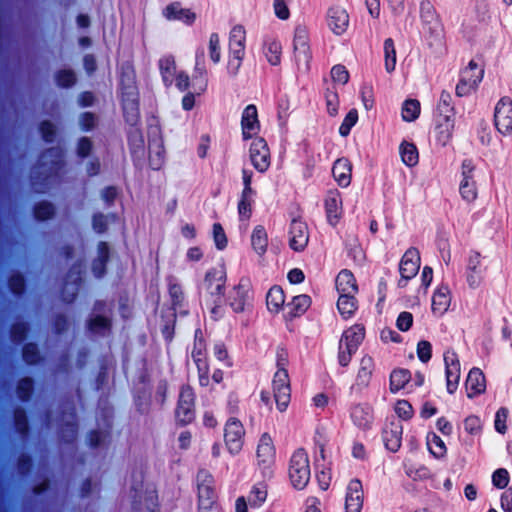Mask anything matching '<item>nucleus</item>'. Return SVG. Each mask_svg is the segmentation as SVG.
<instances>
[{
    "instance_id": "obj_28",
    "label": "nucleus",
    "mask_w": 512,
    "mask_h": 512,
    "mask_svg": "<svg viewBox=\"0 0 512 512\" xmlns=\"http://www.w3.org/2000/svg\"><path fill=\"white\" fill-rule=\"evenodd\" d=\"M486 268L482 265L481 254L471 251L467 261L466 278L471 288L479 286Z\"/></svg>"
},
{
    "instance_id": "obj_34",
    "label": "nucleus",
    "mask_w": 512,
    "mask_h": 512,
    "mask_svg": "<svg viewBox=\"0 0 512 512\" xmlns=\"http://www.w3.org/2000/svg\"><path fill=\"white\" fill-rule=\"evenodd\" d=\"M465 386L469 398L484 393L486 390L485 375L480 368L473 367L467 376Z\"/></svg>"
},
{
    "instance_id": "obj_42",
    "label": "nucleus",
    "mask_w": 512,
    "mask_h": 512,
    "mask_svg": "<svg viewBox=\"0 0 512 512\" xmlns=\"http://www.w3.org/2000/svg\"><path fill=\"white\" fill-rule=\"evenodd\" d=\"M21 357L27 366H37L44 361V356L36 342L23 343Z\"/></svg>"
},
{
    "instance_id": "obj_43",
    "label": "nucleus",
    "mask_w": 512,
    "mask_h": 512,
    "mask_svg": "<svg viewBox=\"0 0 512 512\" xmlns=\"http://www.w3.org/2000/svg\"><path fill=\"white\" fill-rule=\"evenodd\" d=\"M285 303V293L281 286H272L266 294L267 309L271 313H279Z\"/></svg>"
},
{
    "instance_id": "obj_38",
    "label": "nucleus",
    "mask_w": 512,
    "mask_h": 512,
    "mask_svg": "<svg viewBox=\"0 0 512 512\" xmlns=\"http://www.w3.org/2000/svg\"><path fill=\"white\" fill-rule=\"evenodd\" d=\"M450 303L451 294L448 286L440 285L432 296V312L441 316L448 310Z\"/></svg>"
},
{
    "instance_id": "obj_56",
    "label": "nucleus",
    "mask_w": 512,
    "mask_h": 512,
    "mask_svg": "<svg viewBox=\"0 0 512 512\" xmlns=\"http://www.w3.org/2000/svg\"><path fill=\"white\" fill-rule=\"evenodd\" d=\"M54 80L59 88L69 89L76 84L77 76L72 69H59L54 74Z\"/></svg>"
},
{
    "instance_id": "obj_5",
    "label": "nucleus",
    "mask_w": 512,
    "mask_h": 512,
    "mask_svg": "<svg viewBox=\"0 0 512 512\" xmlns=\"http://www.w3.org/2000/svg\"><path fill=\"white\" fill-rule=\"evenodd\" d=\"M484 76V69L471 60L468 66L461 71L460 79L455 88L458 97H465L474 92L481 83Z\"/></svg>"
},
{
    "instance_id": "obj_21",
    "label": "nucleus",
    "mask_w": 512,
    "mask_h": 512,
    "mask_svg": "<svg viewBox=\"0 0 512 512\" xmlns=\"http://www.w3.org/2000/svg\"><path fill=\"white\" fill-rule=\"evenodd\" d=\"M119 98L123 118L128 127L141 126L139 94L135 96H120Z\"/></svg>"
},
{
    "instance_id": "obj_62",
    "label": "nucleus",
    "mask_w": 512,
    "mask_h": 512,
    "mask_svg": "<svg viewBox=\"0 0 512 512\" xmlns=\"http://www.w3.org/2000/svg\"><path fill=\"white\" fill-rule=\"evenodd\" d=\"M282 47L278 41H270L265 45V56L271 65H278L281 62Z\"/></svg>"
},
{
    "instance_id": "obj_33",
    "label": "nucleus",
    "mask_w": 512,
    "mask_h": 512,
    "mask_svg": "<svg viewBox=\"0 0 512 512\" xmlns=\"http://www.w3.org/2000/svg\"><path fill=\"white\" fill-rule=\"evenodd\" d=\"M12 424L14 431L22 439H26L31 434V425L27 410L22 406H17L12 412Z\"/></svg>"
},
{
    "instance_id": "obj_46",
    "label": "nucleus",
    "mask_w": 512,
    "mask_h": 512,
    "mask_svg": "<svg viewBox=\"0 0 512 512\" xmlns=\"http://www.w3.org/2000/svg\"><path fill=\"white\" fill-rule=\"evenodd\" d=\"M55 205L48 200H40L32 206V215L36 221L45 222L54 218Z\"/></svg>"
},
{
    "instance_id": "obj_51",
    "label": "nucleus",
    "mask_w": 512,
    "mask_h": 512,
    "mask_svg": "<svg viewBox=\"0 0 512 512\" xmlns=\"http://www.w3.org/2000/svg\"><path fill=\"white\" fill-rule=\"evenodd\" d=\"M133 401L137 412L146 415L151 409V393L148 388H140L133 394Z\"/></svg>"
},
{
    "instance_id": "obj_63",
    "label": "nucleus",
    "mask_w": 512,
    "mask_h": 512,
    "mask_svg": "<svg viewBox=\"0 0 512 512\" xmlns=\"http://www.w3.org/2000/svg\"><path fill=\"white\" fill-rule=\"evenodd\" d=\"M324 97L327 106V112L330 116H335L338 113L339 97L337 89L333 87L326 88Z\"/></svg>"
},
{
    "instance_id": "obj_36",
    "label": "nucleus",
    "mask_w": 512,
    "mask_h": 512,
    "mask_svg": "<svg viewBox=\"0 0 512 512\" xmlns=\"http://www.w3.org/2000/svg\"><path fill=\"white\" fill-rule=\"evenodd\" d=\"M164 15L168 20H179L187 25H192L196 20V14L191 9L182 8L180 2L167 5Z\"/></svg>"
},
{
    "instance_id": "obj_23",
    "label": "nucleus",
    "mask_w": 512,
    "mask_h": 512,
    "mask_svg": "<svg viewBox=\"0 0 512 512\" xmlns=\"http://www.w3.org/2000/svg\"><path fill=\"white\" fill-rule=\"evenodd\" d=\"M327 222L335 227L342 217V198L337 189L329 190L324 200Z\"/></svg>"
},
{
    "instance_id": "obj_13",
    "label": "nucleus",
    "mask_w": 512,
    "mask_h": 512,
    "mask_svg": "<svg viewBox=\"0 0 512 512\" xmlns=\"http://www.w3.org/2000/svg\"><path fill=\"white\" fill-rule=\"evenodd\" d=\"M294 58L298 67L309 68L312 53L309 45L308 31L305 27L298 26L294 32L293 39Z\"/></svg>"
},
{
    "instance_id": "obj_9",
    "label": "nucleus",
    "mask_w": 512,
    "mask_h": 512,
    "mask_svg": "<svg viewBox=\"0 0 512 512\" xmlns=\"http://www.w3.org/2000/svg\"><path fill=\"white\" fill-rule=\"evenodd\" d=\"M420 18L424 30L429 32L430 37L435 41H440L443 37V26L434 5L429 0L421 1Z\"/></svg>"
},
{
    "instance_id": "obj_60",
    "label": "nucleus",
    "mask_w": 512,
    "mask_h": 512,
    "mask_svg": "<svg viewBox=\"0 0 512 512\" xmlns=\"http://www.w3.org/2000/svg\"><path fill=\"white\" fill-rule=\"evenodd\" d=\"M197 368V376L200 387H208L210 384V365L207 358L194 361Z\"/></svg>"
},
{
    "instance_id": "obj_35",
    "label": "nucleus",
    "mask_w": 512,
    "mask_h": 512,
    "mask_svg": "<svg viewBox=\"0 0 512 512\" xmlns=\"http://www.w3.org/2000/svg\"><path fill=\"white\" fill-rule=\"evenodd\" d=\"M312 304L311 297L307 294L296 295L292 300L287 303V313L285 314L286 320H293L301 317L306 313Z\"/></svg>"
},
{
    "instance_id": "obj_29",
    "label": "nucleus",
    "mask_w": 512,
    "mask_h": 512,
    "mask_svg": "<svg viewBox=\"0 0 512 512\" xmlns=\"http://www.w3.org/2000/svg\"><path fill=\"white\" fill-rule=\"evenodd\" d=\"M327 25L336 35H342L348 28L349 15L340 6L330 7L327 11Z\"/></svg>"
},
{
    "instance_id": "obj_6",
    "label": "nucleus",
    "mask_w": 512,
    "mask_h": 512,
    "mask_svg": "<svg viewBox=\"0 0 512 512\" xmlns=\"http://www.w3.org/2000/svg\"><path fill=\"white\" fill-rule=\"evenodd\" d=\"M198 508L219 506L217 493L214 487V477L206 469H199L196 474Z\"/></svg>"
},
{
    "instance_id": "obj_64",
    "label": "nucleus",
    "mask_w": 512,
    "mask_h": 512,
    "mask_svg": "<svg viewBox=\"0 0 512 512\" xmlns=\"http://www.w3.org/2000/svg\"><path fill=\"white\" fill-rule=\"evenodd\" d=\"M358 121V111L356 109H351L344 117L340 127H339V134L342 137H347L351 129L356 125Z\"/></svg>"
},
{
    "instance_id": "obj_17",
    "label": "nucleus",
    "mask_w": 512,
    "mask_h": 512,
    "mask_svg": "<svg viewBox=\"0 0 512 512\" xmlns=\"http://www.w3.org/2000/svg\"><path fill=\"white\" fill-rule=\"evenodd\" d=\"M274 399L280 412L286 411L291 399L289 374L275 372L272 380Z\"/></svg>"
},
{
    "instance_id": "obj_50",
    "label": "nucleus",
    "mask_w": 512,
    "mask_h": 512,
    "mask_svg": "<svg viewBox=\"0 0 512 512\" xmlns=\"http://www.w3.org/2000/svg\"><path fill=\"white\" fill-rule=\"evenodd\" d=\"M402 162L408 167H414L419 162V153L416 145L408 141H402L399 146Z\"/></svg>"
},
{
    "instance_id": "obj_7",
    "label": "nucleus",
    "mask_w": 512,
    "mask_h": 512,
    "mask_svg": "<svg viewBox=\"0 0 512 512\" xmlns=\"http://www.w3.org/2000/svg\"><path fill=\"white\" fill-rule=\"evenodd\" d=\"M245 434V428L238 418L229 417L227 419L224 425V442L231 455H237L241 452Z\"/></svg>"
},
{
    "instance_id": "obj_48",
    "label": "nucleus",
    "mask_w": 512,
    "mask_h": 512,
    "mask_svg": "<svg viewBox=\"0 0 512 512\" xmlns=\"http://www.w3.org/2000/svg\"><path fill=\"white\" fill-rule=\"evenodd\" d=\"M7 286L15 297H22L27 291V280L23 273L15 271L7 278Z\"/></svg>"
},
{
    "instance_id": "obj_30",
    "label": "nucleus",
    "mask_w": 512,
    "mask_h": 512,
    "mask_svg": "<svg viewBox=\"0 0 512 512\" xmlns=\"http://www.w3.org/2000/svg\"><path fill=\"white\" fill-rule=\"evenodd\" d=\"M149 167L154 171H159L165 164L166 151L162 136L159 134L149 139Z\"/></svg>"
},
{
    "instance_id": "obj_3",
    "label": "nucleus",
    "mask_w": 512,
    "mask_h": 512,
    "mask_svg": "<svg viewBox=\"0 0 512 512\" xmlns=\"http://www.w3.org/2000/svg\"><path fill=\"white\" fill-rule=\"evenodd\" d=\"M289 479L296 490H303L310 481L309 457L304 448L295 450L289 461Z\"/></svg>"
},
{
    "instance_id": "obj_22",
    "label": "nucleus",
    "mask_w": 512,
    "mask_h": 512,
    "mask_svg": "<svg viewBox=\"0 0 512 512\" xmlns=\"http://www.w3.org/2000/svg\"><path fill=\"white\" fill-rule=\"evenodd\" d=\"M289 246L295 252L303 251L309 241L308 226L300 219L294 218L289 227Z\"/></svg>"
},
{
    "instance_id": "obj_40",
    "label": "nucleus",
    "mask_w": 512,
    "mask_h": 512,
    "mask_svg": "<svg viewBox=\"0 0 512 512\" xmlns=\"http://www.w3.org/2000/svg\"><path fill=\"white\" fill-rule=\"evenodd\" d=\"M36 389V381L33 377L24 376L16 381L15 393L18 400L28 403L32 400Z\"/></svg>"
},
{
    "instance_id": "obj_10",
    "label": "nucleus",
    "mask_w": 512,
    "mask_h": 512,
    "mask_svg": "<svg viewBox=\"0 0 512 512\" xmlns=\"http://www.w3.org/2000/svg\"><path fill=\"white\" fill-rule=\"evenodd\" d=\"M476 167L471 159H464L461 164L462 179L459 184V192L463 200L473 202L478 195L475 181Z\"/></svg>"
},
{
    "instance_id": "obj_14",
    "label": "nucleus",
    "mask_w": 512,
    "mask_h": 512,
    "mask_svg": "<svg viewBox=\"0 0 512 512\" xmlns=\"http://www.w3.org/2000/svg\"><path fill=\"white\" fill-rule=\"evenodd\" d=\"M420 268V255L417 248L411 247L402 256L399 264L400 280L398 286L403 288L407 282L414 278Z\"/></svg>"
},
{
    "instance_id": "obj_24",
    "label": "nucleus",
    "mask_w": 512,
    "mask_h": 512,
    "mask_svg": "<svg viewBox=\"0 0 512 512\" xmlns=\"http://www.w3.org/2000/svg\"><path fill=\"white\" fill-rule=\"evenodd\" d=\"M110 259V244L106 241H99L97 243V255L91 262V272L96 279H102L105 277Z\"/></svg>"
},
{
    "instance_id": "obj_8",
    "label": "nucleus",
    "mask_w": 512,
    "mask_h": 512,
    "mask_svg": "<svg viewBox=\"0 0 512 512\" xmlns=\"http://www.w3.org/2000/svg\"><path fill=\"white\" fill-rule=\"evenodd\" d=\"M227 271L224 264L211 267L205 273L203 284L207 293L217 299L225 296Z\"/></svg>"
},
{
    "instance_id": "obj_27",
    "label": "nucleus",
    "mask_w": 512,
    "mask_h": 512,
    "mask_svg": "<svg viewBox=\"0 0 512 512\" xmlns=\"http://www.w3.org/2000/svg\"><path fill=\"white\" fill-rule=\"evenodd\" d=\"M353 424L363 430H370L374 421L373 409L368 404H355L350 408Z\"/></svg>"
},
{
    "instance_id": "obj_55",
    "label": "nucleus",
    "mask_w": 512,
    "mask_h": 512,
    "mask_svg": "<svg viewBox=\"0 0 512 512\" xmlns=\"http://www.w3.org/2000/svg\"><path fill=\"white\" fill-rule=\"evenodd\" d=\"M383 50L385 70L387 73H392L395 70L397 62L396 48L392 38L385 39Z\"/></svg>"
},
{
    "instance_id": "obj_45",
    "label": "nucleus",
    "mask_w": 512,
    "mask_h": 512,
    "mask_svg": "<svg viewBox=\"0 0 512 512\" xmlns=\"http://www.w3.org/2000/svg\"><path fill=\"white\" fill-rule=\"evenodd\" d=\"M454 120L435 119V138L436 141L445 146L451 140L454 131Z\"/></svg>"
},
{
    "instance_id": "obj_39",
    "label": "nucleus",
    "mask_w": 512,
    "mask_h": 512,
    "mask_svg": "<svg viewBox=\"0 0 512 512\" xmlns=\"http://www.w3.org/2000/svg\"><path fill=\"white\" fill-rule=\"evenodd\" d=\"M338 294H357L358 285L354 274L348 269H342L335 280Z\"/></svg>"
},
{
    "instance_id": "obj_47",
    "label": "nucleus",
    "mask_w": 512,
    "mask_h": 512,
    "mask_svg": "<svg viewBox=\"0 0 512 512\" xmlns=\"http://www.w3.org/2000/svg\"><path fill=\"white\" fill-rule=\"evenodd\" d=\"M251 245L253 250L259 256L266 253L268 247V235L264 226L257 225L254 227L251 234Z\"/></svg>"
},
{
    "instance_id": "obj_15",
    "label": "nucleus",
    "mask_w": 512,
    "mask_h": 512,
    "mask_svg": "<svg viewBox=\"0 0 512 512\" xmlns=\"http://www.w3.org/2000/svg\"><path fill=\"white\" fill-rule=\"evenodd\" d=\"M126 137L133 165L140 168L145 158V141L141 126L128 127Z\"/></svg>"
},
{
    "instance_id": "obj_49",
    "label": "nucleus",
    "mask_w": 512,
    "mask_h": 512,
    "mask_svg": "<svg viewBox=\"0 0 512 512\" xmlns=\"http://www.w3.org/2000/svg\"><path fill=\"white\" fill-rule=\"evenodd\" d=\"M411 379V372L408 369H394L390 374L389 389L391 393H397L405 387Z\"/></svg>"
},
{
    "instance_id": "obj_2",
    "label": "nucleus",
    "mask_w": 512,
    "mask_h": 512,
    "mask_svg": "<svg viewBox=\"0 0 512 512\" xmlns=\"http://www.w3.org/2000/svg\"><path fill=\"white\" fill-rule=\"evenodd\" d=\"M175 422L179 427L191 424L196 418V394L190 384L180 387L175 407Z\"/></svg>"
},
{
    "instance_id": "obj_4",
    "label": "nucleus",
    "mask_w": 512,
    "mask_h": 512,
    "mask_svg": "<svg viewBox=\"0 0 512 512\" xmlns=\"http://www.w3.org/2000/svg\"><path fill=\"white\" fill-rule=\"evenodd\" d=\"M253 287L249 277L243 276L226 296V303L234 313H243L252 307Z\"/></svg>"
},
{
    "instance_id": "obj_54",
    "label": "nucleus",
    "mask_w": 512,
    "mask_h": 512,
    "mask_svg": "<svg viewBox=\"0 0 512 512\" xmlns=\"http://www.w3.org/2000/svg\"><path fill=\"white\" fill-rule=\"evenodd\" d=\"M429 452L437 459L443 458L447 453L444 441L435 432H429L426 437Z\"/></svg>"
},
{
    "instance_id": "obj_1",
    "label": "nucleus",
    "mask_w": 512,
    "mask_h": 512,
    "mask_svg": "<svg viewBox=\"0 0 512 512\" xmlns=\"http://www.w3.org/2000/svg\"><path fill=\"white\" fill-rule=\"evenodd\" d=\"M48 155L53 159L49 165L39 162V169L31 176V186L37 193H45L51 183L60 177L65 166L64 152L60 147H49L42 152V156Z\"/></svg>"
},
{
    "instance_id": "obj_25",
    "label": "nucleus",
    "mask_w": 512,
    "mask_h": 512,
    "mask_svg": "<svg viewBox=\"0 0 512 512\" xmlns=\"http://www.w3.org/2000/svg\"><path fill=\"white\" fill-rule=\"evenodd\" d=\"M242 137L244 140L253 138L260 131L257 107L254 104L247 105L241 116Z\"/></svg>"
},
{
    "instance_id": "obj_16",
    "label": "nucleus",
    "mask_w": 512,
    "mask_h": 512,
    "mask_svg": "<svg viewBox=\"0 0 512 512\" xmlns=\"http://www.w3.org/2000/svg\"><path fill=\"white\" fill-rule=\"evenodd\" d=\"M253 167L260 173H265L271 164L270 150L263 137H255L249 149Z\"/></svg>"
},
{
    "instance_id": "obj_52",
    "label": "nucleus",
    "mask_w": 512,
    "mask_h": 512,
    "mask_svg": "<svg viewBox=\"0 0 512 512\" xmlns=\"http://www.w3.org/2000/svg\"><path fill=\"white\" fill-rule=\"evenodd\" d=\"M30 324L27 321H16L10 325L9 336L15 345L22 344L28 337Z\"/></svg>"
},
{
    "instance_id": "obj_37",
    "label": "nucleus",
    "mask_w": 512,
    "mask_h": 512,
    "mask_svg": "<svg viewBox=\"0 0 512 512\" xmlns=\"http://www.w3.org/2000/svg\"><path fill=\"white\" fill-rule=\"evenodd\" d=\"M112 319L104 315L90 316L86 321V329L97 336H106L112 331Z\"/></svg>"
},
{
    "instance_id": "obj_59",
    "label": "nucleus",
    "mask_w": 512,
    "mask_h": 512,
    "mask_svg": "<svg viewBox=\"0 0 512 512\" xmlns=\"http://www.w3.org/2000/svg\"><path fill=\"white\" fill-rule=\"evenodd\" d=\"M38 131L42 140L47 144L53 143L57 137V127L49 120L40 121Z\"/></svg>"
},
{
    "instance_id": "obj_41",
    "label": "nucleus",
    "mask_w": 512,
    "mask_h": 512,
    "mask_svg": "<svg viewBox=\"0 0 512 512\" xmlns=\"http://www.w3.org/2000/svg\"><path fill=\"white\" fill-rule=\"evenodd\" d=\"M365 338V328L362 324H354L342 333L339 343L344 346H353V349L358 350L359 346Z\"/></svg>"
},
{
    "instance_id": "obj_58",
    "label": "nucleus",
    "mask_w": 512,
    "mask_h": 512,
    "mask_svg": "<svg viewBox=\"0 0 512 512\" xmlns=\"http://www.w3.org/2000/svg\"><path fill=\"white\" fill-rule=\"evenodd\" d=\"M168 293L171 299L172 312L176 313V310L180 309L185 301L183 289L180 284L171 283L168 287Z\"/></svg>"
},
{
    "instance_id": "obj_12",
    "label": "nucleus",
    "mask_w": 512,
    "mask_h": 512,
    "mask_svg": "<svg viewBox=\"0 0 512 512\" xmlns=\"http://www.w3.org/2000/svg\"><path fill=\"white\" fill-rule=\"evenodd\" d=\"M118 91L120 96L139 94L136 71L132 61H123L118 69Z\"/></svg>"
},
{
    "instance_id": "obj_61",
    "label": "nucleus",
    "mask_w": 512,
    "mask_h": 512,
    "mask_svg": "<svg viewBox=\"0 0 512 512\" xmlns=\"http://www.w3.org/2000/svg\"><path fill=\"white\" fill-rule=\"evenodd\" d=\"M34 458L30 453H21L16 460V468L21 476H28L34 469Z\"/></svg>"
},
{
    "instance_id": "obj_26",
    "label": "nucleus",
    "mask_w": 512,
    "mask_h": 512,
    "mask_svg": "<svg viewBox=\"0 0 512 512\" xmlns=\"http://www.w3.org/2000/svg\"><path fill=\"white\" fill-rule=\"evenodd\" d=\"M363 487L359 479H352L346 489L345 512H361L363 507Z\"/></svg>"
},
{
    "instance_id": "obj_11",
    "label": "nucleus",
    "mask_w": 512,
    "mask_h": 512,
    "mask_svg": "<svg viewBox=\"0 0 512 512\" xmlns=\"http://www.w3.org/2000/svg\"><path fill=\"white\" fill-rule=\"evenodd\" d=\"M494 126L503 136L512 134V99L503 96L494 109Z\"/></svg>"
},
{
    "instance_id": "obj_57",
    "label": "nucleus",
    "mask_w": 512,
    "mask_h": 512,
    "mask_svg": "<svg viewBox=\"0 0 512 512\" xmlns=\"http://www.w3.org/2000/svg\"><path fill=\"white\" fill-rule=\"evenodd\" d=\"M420 110V102L417 99H407L402 105V119L406 122H413L419 117Z\"/></svg>"
},
{
    "instance_id": "obj_18",
    "label": "nucleus",
    "mask_w": 512,
    "mask_h": 512,
    "mask_svg": "<svg viewBox=\"0 0 512 512\" xmlns=\"http://www.w3.org/2000/svg\"><path fill=\"white\" fill-rule=\"evenodd\" d=\"M375 370V363L370 355H364L360 360L359 369L355 378V382L350 387L351 393L360 394L367 389L372 380Z\"/></svg>"
},
{
    "instance_id": "obj_32",
    "label": "nucleus",
    "mask_w": 512,
    "mask_h": 512,
    "mask_svg": "<svg viewBox=\"0 0 512 512\" xmlns=\"http://www.w3.org/2000/svg\"><path fill=\"white\" fill-rule=\"evenodd\" d=\"M332 175L340 187H348L352 178V164L350 160L345 157L338 158L333 164Z\"/></svg>"
},
{
    "instance_id": "obj_20",
    "label": "nucleus",
    "mask_w": 512,
    "mask_h": 512,
    "mask_svg": "<svg viewBox=\"0 0 512 512\" xmlns=\"http://www.w3.org/2000/svg\"><path fill=\"white\" fill-rule=\"evenodd\" d=\"M403 425L400 421L392 419L386 421L382 429V440L385 448L390 452H397L402 444Z\"/></svg>"
},
{
    "instance_id": "obj_31",
    "label": "nucleus",
    "mask_w": 512,
    "mask_h": 512,
    "mask_svg": "<svg viewBox=\"0 0 512 512\" xmlns=\"http://www.w3.org/2000/svg\"><path fill=\"white\" fill-rule=\"evenodd\" d=\"M275 446L269 433H263L259 439L256 450L257 461L259 465L267 466L275 458Z\"/></svg>"
},
{
    "instance_id": "obj_53",
    "label": "nucleus",
    "mask_w": 512,
    "mask_h": 512,
    "mask_svg": "<svg viewBox=\"0 0 512 512\" xmlns=\"http://www.w3.org/2000/svg\"><path fill=\"white\" fill-rule=\"evenodd\" d=\"M159 70L165 86H170L173 83L176 64L172 56H166L159 60Z\"/></svg>"
},
{
    "instance_id": "obj_44",
    "label": "nucleus",
    "mask_w": 512,
    "mask_h": 512,
    "mask_svg": "<svg viewBox=\"0 0 512 512\" xmlns=\"http://www.w3.org/2000/svg\"><path fill=\"white\" fill-rule=\"evenodd\" d=\"M356 294H339L337 309L343 319L351 318L358 309Z\"/></svg>"
},
{
    "instance_id": "obj_19",
    "label": "nucleus",
    "mask_w": 512,
    "mask_h": 512,
    "mask_svg": "<svg viewBox=\"0 0 512 512\" xmlns=\"http://www.w3.org/2000/svg\"><path fill=\"white\" fill-rule=\"evenodd\" d=\"M446 389L449 394H454L458 388L460 380V361L454 351L444 353Z\"/></svg>"
}]
</instances>
